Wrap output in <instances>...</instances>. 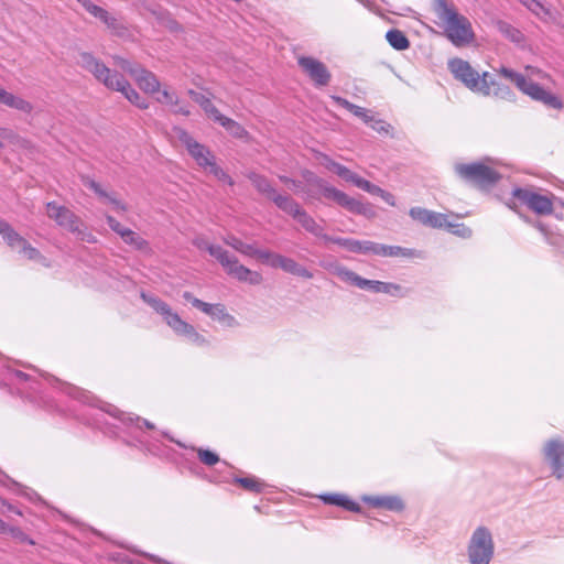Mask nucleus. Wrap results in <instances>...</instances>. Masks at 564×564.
I'll list each match as a JSON object with an SVG mask.
<instances>
[{
	"instance_id": "1",
	"label": "nucleus",
	"mask_w": 564,
	"mask_h": 564,
	"mask_svg": "<svg viewBox=\"0 0 564 564\" xmlns=\"http://www.w3.org/2000/svg\"><path fill=\"white\" fill-rule=\"evenodd\" d=\"M435 12L443 22L447 39L455 46H463L473 42L475 34L471 23L446 0H436Z\"/></svg>"
},
{
	"instance_id": "2",
	"label": "nucleus",
	"mask_w": 564,
	"mask_h": 564,
	"mask_svg": "<svg viewBox=\"0 0 564 564\" xmlns=\"http://www.w3.org/2000/svg\"><path fill=\"white\" fill-rule=\"evenodd\" d=\"M175 137L182 142L196 163L213 174L218 181L234 185L232 178L216 164L213 153L203 144L198 143L187 131L182 128L174 129Z\"/></svg>"
},
{
	"instance_id": "3",
	"label": "nucleus",
	"mask_w": 564,
	"mask_h": 564,
	"mask_svg": "<svg viewBox=\"0 0 564 564\" xmlns=\"http://www.w3.org/2000/svg\"><path fill=\"white\" fill-rule=\"evenodd\" d=\"M141 297L143 301L149 304L158 314L162 315L165 323L177 334L188 338L189 341L197 346H203L206 344V339L196 332V329L185 321H183L180 315L172 311L171 306L162 301L161 299L149 295L147 293H142Z\"/></svg>"
},
{
	"instance_id": "4",
	"label": "nucleus",
	"mask_w": 564,
	"mask_h": 564,
	"mask_svg": "<svg viewBox=\"0 0 564 564\" xmlns=\"http://www.w3.org/2000/svg\"><path fill=\"white\" fill-rule=\"evenodd\" d=\"M448 69L457 80L462 82L471 91L490 96L491 87L487 72L479 75L467 61L457 57L448 61Z\"/></svg>"
},
{
	"instance_id": "5",
	"label": "nucleus",
	"mask_w": 564,
	"mask_h": 564,
	"mask_svg": "<svg viewBox=\"0 0 564 564\" xmlns=\"http://www.w3.org/2000/svg\"><path fill=\"white\" fill-rule=\"evenodd\" d=\"M208 252L217 259L223 265L227 274L241 282H248L252 285L260 284L263 280L262 275L257 271H251L247 267L239 263L235 256H231L220 246L213 245L208 247Z\"/></svg>"
},
{
	"instance_id": "6",
	"label": "nucleus",
	"mask_w": 564,
	"mask_h": 564,
	"mask_svg": "<svg viewBox=\"0 0 564 564\" xmlns=\"http://www.w3.org/2000/svg\"><path fill=\"white\" fill-rule=\"evenodd\" d=\"M308 186L315 187L325 198L332 199L339 206L355 214H365L366 207L359 200L329 185L325 180L307 172L305 175Z\"/></svg>"
},
{
	"instance_id": "7",
	"label": "nucleus",
	"mask_w": 564,
	"mask_h": 564,
	"mask_svg": "<svg viewBox=\"0 0 564 564\" xmlns=\"http://www.w3.org/2000/svg\"><path fill=\"white\" fill-rule=\"evenodd\" d=\"M495 544L491 532L486 527H478L471 534L467 554L470 564H489L494 557Z\"/></svg>"
},
{
	"instance_id": "8",
	"label": "nucleus",
	"mask_w": 564,
	"mask_h": 564,
	"mask_svg": "<svg viewBox=\"0 0 564 564\" xmlns=\"http://www.w3.org/2000/svg\"><path fill=\"white\" fill-rule=\"evenodd\" d=\"M77 63L82 68L89 72L99 83L111 90L119 86V82L123 77V75L117 70L110 69L100 59L87 52L79 54Z\"/></svg>"
},
{
	"instance_id": "9",
	"label": "nucleus",
	"mask_w": 564,
	"mask_h": 564,
	"mask_svg": "<svg viewBox=\"0 0 564 564\" xmlns=\"http://www.w3.org/2000/svg\"><path fill=\"white\" fill-rule=\"evenodd\" d=\"M113 59L118 67L128 73L134 79L142 91L150 95L160 91L161 84L154 73L145 69L138 63H132L120 56H116Z\"/></svg>"
},
{
	"instance_id": "10",
	"label": "nucleus",
	"mask_w": 564,
	"mask_h": 564,
	"mask_svg": "<svg viewBox=\"0 0 564 564\" xmlns=\"http://www.w3.org/2000/svg\"><path fill=\"white\" fill-rule=\"evenodd\" d=\"M512 197L538 215L553 213V195H544L532 188L517 187L512 191Z\"/></svg>"
},
{
	"instance_id": "11",
	"label": "nucleus",
	"mask_w": 564,
	"mask_h": 564,
	"mask_svg": "<svg viewBox=\"0 0 564 564\" xmlns=\"http://www.w3.org/2000/svg\"><path fill=\"white\" fill-rule=\"evenodd\" d=\"M455 171L462 178L480 187L492 185L500 178L498 172L482 163L457 164Z\"/></svg>"
},
{
	"instance_id": "12",
	"label": "nucleus",
	"mask_w": 564,
	"mask_h": 564,
	"mask_svg": "<svg viewBox=\"0 0 564 564\" xmlns=\"http://www.w3.org/2000/svg\"><path fill=\"white\" fill-rule=\"evenodd\" d=\"M46 214L51 219L55 220L59 227L73 234H82L80 227L83 223L69 208L58 205L55 202H50L46 204Z\"/></svg>"
},
{
	"instance_id": "13",
	"label": "nucleus",
	"mask_w": 564,
	"mask_h": 564,
	"mask_svg": "<svg viewBox=\"0 0 564 564\" xmlns=\"http://www.w3.org/2000/svg\"><path fill=\"white\" fill-rule=\"evenodd\" d=\"M297 64L316 87L329 84L332 75L324 63L311 56H299Z\"/></svg>"
},
{
	"instance_id": "14",
	"label": "nucleus",
	"mask_w": 564,
	"mask_h": 564,
	"mask_svg": "<svg viewBox=\"0 0 564 564\" xmlns=\"http://www.w3.org/2000/svg\"><path fill=\"white\" fill-rule=\"evenodd\" d=\"M545 460L557 479L564 477V442L560 438L547 441L543 448Z\"/></svg>"
},
{
	"instance_id": "15",
	"label": "nucleus",
	"mask_w": 564,
	"mask_h": 564,
	"mask_svg": "<svg viewBox=\"0 0 564 564\" xmlns=\"http://www.w3.org/2000/svg\"><path fill=\"white\" fill-rule=\"evenodd\" d=\"M519 89L532 99L541 101L551 108L561 109L563 107L562 101L555 95L527 78L524 85H521Z\"/></svg>"
},
{
	"instance_id": "16",
	"label": "nucleus",
	"mask_w": 564,
	"mask_h": 564,
	"mask_svg": "<svg viewBox=\"0 0 564 564\" xmlns=\"http://www.w3.org/2000/svg\"><path fill=\"white\" fill-rule=\"evenodd\" d=\"M365 502L376 508H383L389 511H402L404 503L398 496H365Z\"/></svg>"
},
{
	"instance_id": "17",
	"label": "nucleus",
	"mask_w": 564,
	"mask_h": 564,
	"mask_svg": "<svg viewBox=\"0 0 564 564\" xmlns=\"http://www.w3.org/2000/svg\"><path fill=\"white\" fill-rule=\"evenodd\" d=\"M329 242L339 245L347 249L348 251L362 253V254H373L375 242L368 240H355L348 238H333L330 237Z\"/></svg>"
},
{
	"instance_id": "18",
	"label": "nucleus",
	"mask_w": 564,
	"mask_h": 564,
	"mask_svg": "<svg viewBox=\"0 0 564 564\" xmlns=\"http://www.w3.org/2000/svg\"><path fill=\"white\" fill-rule=\"evenodd\" d=\"M293 218L300 223L306 231L315 237L323 238L326 241L330 240V237L324 234V228L318 225L303 208H300Z\"/></svg>"
},
{
	"instance_id": "19",
	"label": "nucleus",
	"mask_w": 564,
	"mask_h": 564,
	"mask_svg": "<svg viewBox=\"0 0 564 564\" xmlns=\"http://www.w3.org/2000/svg\"><path fill=\"white\" fill-rule=\"evenodd\" d=\"M0 104L6 105L9 108L19 110L24 113H31L33 111V105L26 99L15 96L12 93L6 90L0 86Z\"/></svg>"
},
{
	"instance_id": "20",
	"label": "nucleus",
	"mask_w": 564,
	"mask_h": 564,
	"mask_svg": "<svg viewBox=\"0 0 564 564\" xmlns=\"http://www.w3.org/2000/svg\"><path fill=\"white\" fill-rule=\"evenodd\" d=\"M113 90L121 93L135 107L140 109L149 108V101L131 86L124 76L119 82V86Z\"/></svg>"
},
{
	"instance_id": "21",
	"label": "nucleus",
	"mask_w": 564,
	"mask_h": 564,
	"mask_svg": "<svg viewBox=\"0 0 564 564\" xmlns=\"http://www.w3.org/2000/svg\"><path fill=\"white\" fill-rule=\"evenodd\" d=\"M318 160H319V163L325 169L336 173L339 177H341L343 180H345L347 182H350L352 184L355 183L358 175L356 173H354L352 171H350L345 165H341V164L335 162L326 154H319Z\"/></svg>"
},
{
	"instance_id": "22",
	"label": "nucleus",
	"mask_w": 564,
	"mask_h": 564,
	"mask_svg": "<svg viewBox=\"0 0 564 564\" xmlns=\"http://www.w3.org/2000/svg\"><path fill=\"white\" fill-rule=\"evenodd\" d=\"M275 259L278 261L275 264V268H280L288 273H291L293 275L301 276L304 279L313 278V273L310 270H307L305 267L299 264L292 258H288L285 256L280 254V257L275 258Z\"/></svg>"
},
{
	"instance_id": "23",
	"label": "nucleus",
	"mask_w": 564,
	"mask_h": 564,
	"mask_svg": "<svg viewBox=\"0 0 564 564\" xmlns=\"http://www.w3.org/2000/svg\"><path fill=\"white\" fill-rule=\"evenodd\" d=\"M159 96L156 97V101L160 104H165L171 107H173V112L180 113L183 116H189L191 111L186 105H181L178 97L175 93L170 91L169 89L164 88L160 91H156Z\"/></svg>"
},
{
	"instance_id": "24",
	"label": "nucleus",
	"mask_w": 564,
	"mask_h": 564,
	"mask_svg": "<svg viewBox=\"0 0 564 564\" xmlns=\"http://www.w3.org/2000/svg\"><path fill=\"white\" fill-rule=\"evenodd\" d=\"M337 105L340 107L347 109L356 117L360 118L366 124H369L373 121V115L370 110L362 108L360 106H357L347 99L339 97V96H332L330 97Z\"/></svg>"
},
{
	"instance_id": "25",
	"label": "nucleus",
	"mask_w": 564,
	"mask_h": 564,
	"mask_svg": "<svg viewBox=\"0 0 564 564\" xmlns=\"http://www.w3.org/2000/svg\"><path fill=\"white\" fill-rule=\"evenodd\" d=\"M188 95L196 104L202 107L205 113L216 122L218 121V117L223 116L220 111L214 106L212 100L203 93L189 89Z\"/></svg>"
},
{
	"instance_id": "26",
	"label": "nucleus",
	"mask_w": 564,
	"mask_h": 564,
	"mask_svg": "<svg viewBox=\"0 0 564 564\" xmlns=\"http://www.w3.org/2000/svg\"><path fill=\"white\" fill-rule=\"evenodd\" d=\"M194 307L218 321H225L227 318L232 319V317L226 313L225 306L219 303L209 304L202 300H195Z\"/></svg>"
},
{
	"instance_id": "27",
	"label": "nucleus",
	"mask_w": 564,
	"mask_h": 564,
	"mask_svg": "<svg viewBox=\"0 0 564 564\" xmlns=\"http://www.w3.org/2000/svg\"><path fill=\"white\" fill-rule=\"evenodd\" d=\"M110 414L117 417L126 427L141 429L142 425H144L147 429H154V425L148 420L141 419L139 416L133 417L131 414L122 413L116 408H113V411L110 412Z\"/></svg>"
},
{
	"instance_id": "28",
	"label": "nucleus",
	"mask_w": 564,
	"mask_h": 564,
	"mask_svg": "<svg viewBox=\"0 0 564 564\" xmlns=\"http://www.w3.org/2000/svg\"><path fill=\"white\" fill-rule=\"evenodd\" d=\"M281 210L292 217L301 208V206L289 195L279 194L276 191L270 198Z\"/></svg>"
},
{
	"instance_id": "29",
	"label": "nucleus",
	"mask_w": 564,
	"mask_h": 564,
	"mask_svg": "<svg viewBox=\"0 0 564 564\" xmlns=\"http://www.w3.org/2000/svg\"><path fill=\"white\" fill-rule=\"evenodd\" d=\"M248 178L250 180V182L252 183V185L256 187V189L264 195L265 197H268L269 199L271 198V196L275 193V188L271 185L270 181L261 175V174H258L256 172H250L248 174Z\"/></svg>"
},
{
	"instance_id": "30",
	"label": "nucleus",
	"mask_w": 564,
	"mask_h": 564,
	"mask_svg": "<svg viewBox=\"0 0 564 564\" xmlns=\"http://www.w3.org/2000/svg\"><path fill=\"white\" fill-rule=\"evenodd\" d=\"M373 254L381 257H410L413 254V250L375 242Z\"/></svg>"
},
{
	"instance_id": "31",
	"label": "nucleus",
	"mask_w": 564,
	"mask_h": 564,
	"mask_svg": "<svg viewBox=\"0 0 564 564\" xmlns=\"http://www.w3.org/2000/svg\"><path fill=\"white\" fill-rule=\"evenodd\" d=\"M0 235L4 239V241L12 248L21 247L24 243V238L20 236L9 223L3 219H0Z\"/></svg>"
},
{
	"instance_id": "32",
	"label": "nucleus",
	"mask_w": 564,
	"mask_h": 564,
	"mask_svg": "<svg viewBox=\"0 0 564 564\" xmlns=\"http://www.w3.org/2000/svg\"><path fill=\"white\" fill-rule=\"evenodd\" d=\"M520 2L540 20L547 21L552 18L551 10L540 0H520Z\"/></svg>"
},
{
	"instance_id": "33",
	"label": "nucleus",
	"mask_w": 564,
	"mask_h": 564,
	"mask_svg": "<svg viewBox=\"0 0 564 564\" xmlns=\"http://www.w3.org/2000/svg\"><path fill=\"white\" fill-rule=\"evenodd\" d=\"M520 2L540 20L547 21L552 18L551 10L540 0H520Z\"/></svg>"
},
{
	"instance_id": "34",
	"label": "nucleus",
	"mask_w": 564,
	"mask_h": 564,
	"mask_svg": "<svg viewBox=\"0 0 564 564\" xmlns=\"http://www.w3.org/2000/svg\"><path fill=\"white\" fill-rule=\"evenodd\" d=\"M386 39H387L388 43L394 50H398V51H404V50L409 48V46H410V41L408 40V37L404 35V33L402 31L397 30V29L389 30L386 34Z\"/></svg>"
},
{
	"instance_id": "35",
	"label": "nucleus",
	"mask_w": 564,
	"mask_h": 564,
	"mask_svg": "<svg viewBox=\"0 0 564 564\" xmlns=\"http://www.w3.org/2000/svg\"><path fill=\"white\" fill-rule=\"evenodd\" d=\"M98 20L101 21L111 33L116 35H121L124 33L126 29L123 24L116 15H113L109 11L105 10L102 15Z\"/></svg>"
},
{
	"instance_id": "36",
	"label": "nucleus",
	"mask_w": 564,
	"mask_h": 564,
	"mask_svg": "<svg viewBox=\"0 0 564 564\" xmlns=\"http://www.w3.org/2000/svg\"><path fill=\"white\" fill-rule=\"evenodd\" d=\"M127 245H130L132 248L140 251H148L149 243L145 239H143L139 234L129 229L127 232H122L121 238Z\"/></svg>"
},
{
	"instance_id": "37",
	"label": "nucleus",
	"mask_w": 564,
	"mask_h": 564,
	"mask_svg": "<svg viewBox=\"0 0 564 564\" xmlns=\"http://www.w3.org/2000/svg\"><path fill=\"white\" fill-rule=\"evenodd\" d=\"M225 243L234 248L236 251L240 252L247 257H253V252L256 246L252 243H246L241 241L239 238L235 236H228L224 239Z\"/></svg>"
},
{
	"instance_id": "38",
	"label": "nucleus",
	"mask_w": 564,
	"mask_h": 564,
	"mask_svg": "<svg viewBox=\"0 0 564 564\" xmlns=\"http://www.w3.org/2000/svg\"><path fill=\"white\" fill-rule=\"evenodd\" d=\"M217 122L220 126H223L234 137L242 138L243 135L247 134L246 130L243 129V127L241 124H239L235 120H232L224 115L221 117H218Z\"/></svg>"
},
{
	"instance_id": "39",
	"label": "nucleus",
	"mask_w": 564,
	"mask_h": 564,
	"mask_svg": "<svg viewBox=\"0 0 564 564\" xmlns=\"http://www.w3.org/2000/svg\"><path fill=\"white\" fill-rule=\"evenodd\" d=\"M235 481L243 487L248 491L252 492H261L264 488V482L260 481L256 477H239L236 478Z\"/></svg>"
},
{
	"instance_id": "40",
	"label": "nucleus",
	"mask_w": 564,
	"mask_h": 564,
	"mask_svg": "<svg viewBox=\"0 0 564 564\" xmlns=\"http://www.w3.org/2000/svg\"><path fill=\"white\" fill-rule=\"evenodd\" d=\"M425 226L436 229H445V227L448 226V217L445 214L431 210Z\"/></svg>"
},
{
	"instance_id": "41",
	"label": "nucleus",
	"mask_w": 564,
	"mask_h": 564,
	"mask_svg": "<svg viewBox=\"0 0 564 564\" xmlns=\"http://www.w3.org/2000/svg\"><path fill=\"white\" fill-rule=\"evenodd\" d=\"M400 286L393 283H387L381 281H375L371 282V289L370 291L375 293H387V294H397L400 291Z\"/></svg>"
},
{
	"instance_id": "42",
	"label": "nucleus",
	"mask_w": 564,
	"mask_h": 564,
	"mask_svg": "<svg viewBox=\"0 0 564 564\" xmlns=\"http://www.w3.org/2000/svg\"><path fill=\"white\" fill-rule=\"evenodd\" d=\"M354 185L369 194L377 195V196H381V194L384 191L381 187H379L378 185H375V184L370 183L369 181L360 177L359 175L357 176Z\"/></svg>"
},
{
	"instance_id": "43",
	"label": "nucleus",
	"mask_w": 564,
	"mask_h": 564,
	"mask_svg": "<svg viewBox=\"0 0 564 564\" xmlns=\"http://www.w3.org/2000/svg\"><path fill=\"white\" fill-rule=\"evenodd\" d=\"M253 257L258 258L263 263H265V264H268V265H270L272 268H275V264L278 262L275 258H279L280 254L271 252L269 250L258 249L256 247L254 252H253Z\"/></svg>"
},
{
	"instance_id": "44",
	"label": "nucleus",
	"mask_w": 564,
	"mask_h": 564,
	"mask_svg": "<svg viewBox=\"0 0 564 564\" xmlns=\"http://www.w3.org/2000/svg\"><path fill=\"white\" fill-rule=\"evenodd\" d=\"M20 253H22L29 260H37L45 261V258L41 254V252L32 247L26 240L20 247Z\"/></svg>"
},
{
	"instance_id": "45",
	"label": "nucleus",
	"mask_w": 564,
	"mask_h": 564,
	"mask_svg": "<svg viewBox=\"0 0 564 564\" xmlns=\"http://www.w3.org/2000/svg\"><path fill=\"white\" fill-rule=\"evenodd\" d=\"M498 73L505 78L513 82L518 88H520L521 85H524L525 77L520 73H517L507 67H501Z\"/></svg>"
},
{
	"instance_id": "46",
	"label": "nucleus",
	"mask_w": 564,
	"mask_h": 564,
	"mask_svg": "<svg viewBox=\"0 0 564 564\" xmlns=\"http://www.w3.org/2000/svg\"><path fill=\"white\" fill-rule=\"evenodd\" d=\"M197 455L199 460L207 466H214L219 462L218 455L209 449L198 448Z\"/></svg>"
},
{
	"instance_id": "47",
	"label": "nucleus",
	"mask_w": 564,
	"mask_h": 564,
	"mask_svg": "<svg viewBox=\"0 0 564 564\" xmlns=\"http://www.w3.org/2000/svg\"><path fill=\"white\" fill-rule=\"evenodd\" d=\"M334 274L337 275L341 281L350 283L352 285L357 278V273H355L354 271H351L345 267H340V265H338L334 269Z\"/></svg>"
},
{
	"instance_id": "48",
	"label": "nucleus",
	"mask_w": 564,
	"mask_h": 564,
	"mask_svg": "<svg viewBox=\"0 0 564 564\" xmlns=\"http://www.w3.org/2000/svg\"><path fill=\"white\" fill-rule=\"evenodd\" d=\"M77 2L94 18L99 19L105 12V8L93 3L90 0H77Z\"/></svg>"
},
{
	"instance_id": "49",
	"label": "nucleus",
	"mask_w": 564,
	"mask_h": 564,
	"mask_svg": "<svg viewBox=\"0 0 564 564\" xmlns=\"http://www.w3.org/2000/svg\"><path fill=\"white\" fill-rule=\"evenodd\" d=\"M499 30L513 42H520L522 40L521 32L508 23H500Z\"/></svg>"
},
{
	"instance_id": "50",
	"label": "nucleus",
	"mask_w": 564,
	"mask_h": 564,
	"mask_svg": "<svg viewBox=\"0 0 564 564\" xmlns=\"http://www.w3.org/2000/svg\"><path fill=\"white\" fill-rule=\"evenodd\" d=\"M445 229L463 238H469L471 236V230L464 224H453L448 220V226H446Z\"/></svg>"
},
{
	"instance_id": "51",
	"label": "nucleus",
	"mask_w": 564,
	"mask_h": 564,
	"mask_svg": "<svg viewBox=\"0 0 564 564\" xmlns=\"http://www.w3.org/2000/svg\"><path fill=\"white\" fill-rule=\"evenodd\" d=\"M20 138L11 129L0 128V148H3L6 143H18Z\"/></svg>"
},
{
	"instance_id": "52",
	"label": "nucleus",
	"mask_w": 564,
	"mask_h": 564,
	"mask_svg": "<svg viewBox=\"0 0 564 564\" xmlns=\"http://www.w3.org/2000/svg\"><path fill=\"white\" fill-rule=\"evenodd\" d=\"M431 210L422 208V207H412L409 210V215L413 220L421 223L422 225H426L429 219V214Z\"/></svg>"
},
{
	"instance_id": "53",
	"label": "nucleus",
	"mask_w": 564,
	"mask_h": 564,
	"mask_svg": "<svg viewBox=\"0 0 564 564\" xmlns=\"http://www.w3.org/2000/svg\"><path fill=\"white\" fill-rule=\"evenodd\" d=\"M104 202L110 204L112 209L118 214H123L128 210L127 205L122 200L118 199L113 194L108 193L104 198Z\"/></svg>"
},
{
	"instance_id": "54",
	"label": "nucleus",
	"mask_w": 564,
	"mask_h": 564,
	"mask_svg": "<svg viewBox=\"0 0 564 564\" xmlns=\"http://www.w3.org/2000/svg\"><path fill=\"white\" fill-rule=\"evenodd\" d=\"M489 85L491 87L490 95H494V96L500 97V98H508L511 96V90L509 89L508 86L500 85L495 80H489Z\"/></svg>"
},
{
	"instance_id": "55",
	"label": "nucleus",
	"mask_w": 564,
	"mask_h": 564,
	"mask_svg": "<svg viewBox=\"0 0 564 564\" xmlns=\"http://www.w3.org/2000/svg\"><path fill=\"white\" fill-rule=\"evenodd\" d=\"M83 183L85 186L93 189L101 199H104L108 194L101 188L100 184L89 177H83Z\"/></svg>"
},
{
	"instance_id": "56",
	"label": "nucleus",
	"mask_w": 564,
	"mask_h": 564,
	"mask_svg": "<svg viewBox=\"0 0 564 564\" xmlns=\"http://www.w3.org/2000/svg\"><path fill=\"white\" fill-rule=\"evenodd\" d=\"M338 507H343L344 509L352 512H359L360 506L354 500L349 499L347 496L343 495L339 499Z\"/></svg>"
},
{
	"instance_id": "57",
	"label": "nucleus",
	"mask_w": 564,
	"mask_h": 564,
	"mask_svg": "<svg viewBox=\"0 0 564 564\" xmlns=\"http://www.w3.org/2000/svg\"><path fill=\"white\" fill-rule=\"evenodd\" d=\"M106 220L108 226L113 230L116 234L122 238V232H127L129 228L123 227L117 219H115L112 216L107 215Z\"/></svg>"
},
{
	"instance_id": "58",
	"label": "nucleus",
	"mask_w": 564,
	"mask_h": 564,
	"mask_svg": "<svg viewBox=\"0 0 564 564\" xmlns=\"http://www.w3.org/2000/svg\"><path fill=\"white\" fill-rule=\"evenodd\" d=\"M368 126H370L375 131L379 132V133H388L389 132V128H390V124H388L387 122H384L383 120L381 119H376L373 117V121L371 123H369Z\"/></svg>"
},
{
	"instance_id": "59",
	"label": "nucleus",
	"mask_w": 564,
	"mask_h": 564,
	"mask_svg": "<svg viewBox=\"0 0 564 564\" xmlns=\"http://www.w3.org/2000/svg\"><path fill=\"white\" fill-rule=\"evenodd\" d=\"M341 496H343L341 494H327V495L321 496L319 498L326 505L338 506V503L340 502L339 499Z\"/></svg>"
},
{
	"instance_id": "60",
	"label": "nucleus",
	"mask_w": 564,
	"mask_h": 564,
	"mask_svg": "<svg viewBox=\"0 0 564 564\" xmlns=\"http://www.w3.org/2000/svg\"><path fill=\"white\" fill-rule=\"evenodd\" d=\"M371 282L372 280L364 279L360 275L357 274V278L355 280L354 285L358 286L362 290H370L371 289Z\"/></svg>"
},
{
	"instance_id": "61",
	"label": "nucleus",
	"mask_w": 564,
	"mask_h": 564,
	"mask_svg": "<svg viewBox=\"0 0 564 564\" xmlns=\"http://www.w3.org/2000/svg\"><path fill=\"white\" fill-rule=\"evenodd\" d=\"M193 245L195 247H197L198 249L200 250H206L208 251V247L213 246L212 243H209L205 238L203 237H196L194 240H193Z\"/></svg>"
},
{
	"instance_id": "62",
	"label": "nucleus",
	"mask_w": 564,
	"mask_h": 564,
	"mask_svg": "<svg viewBox=\"0 0 564 564\" xmlns=\"http://www.w3.org/2000/svg\"><path fill=\"white\" fill-rule=\"evenodd\" d=\"M46 379L52 380V382H55L57 384H61L70 395H75V393L78 391L75 387L62 383L58 379L52 378L51 376H46Z\"/></svg>"
},
{
	"instance_id": "63",
	"label": "nucleus",
	"mask_w": 564,
	"mask_h": 564,
	"mask_svg": "<svg viewBox=\"0 0 564 564\" xmlns=\"http://www.w3.org/2000/svg\"><path fill=\"white\" fill-rule=\"evenodd\" d=\"M0 509H7L8 511L14 512L19 516H21V511L13 507L11 503H9L7 500L0 498Z\"/></svg>"
},
{
	"instance_id": "64",
	"label": "nucleus",
	"mask_w": 564,
	"mask_h": 564,
	"mask_svg": "<svg viewBox=\"0 0 564 564\" xmlns=\"http://www.w3.org/2000/svg\"><path fill=\"white\" fill-rule=\"evenodd\" d=\"M380 197L390 206H395V198L391 193L383 191Z\"/></svg>"
}]
</instances>
